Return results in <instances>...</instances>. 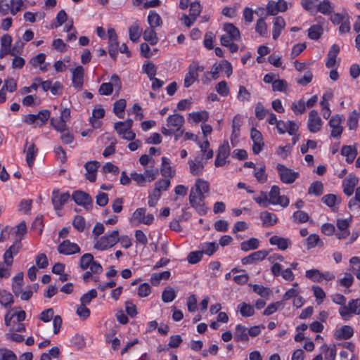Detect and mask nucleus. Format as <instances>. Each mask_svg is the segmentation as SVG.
I'll return each instance as SVG.
<instances>
[{
	"mask_svg": "<svg viewBox=\"0 0 360 360\" xmlns=\"http://www.w3.org/2000/svg\"><path fill=\"white\" fill-rule=\"evenodd\" d=\"M210 185L207 181L202 179H198L195 181L194 186L191 189L189 195V202L199 214H205L207 207L205 203V194L208 193Z\"/></svg>",
	"mask_w": 360,
	"mask_h": 360,
	"instance_id": "obj_1",
	"label": "nucleus"
},
{
	"mask_svg": "<svg viewBox=\"0 0 360 360\" xmlns=\"http://www.w3.org/2000/svg\"><path fill=\"white\" fill-rule=\"evenodd\" d=\"M184 123V117L179 114L169 115L167 119L168 128L162 127V133L165 136H171L175 132H179Z\"/></svg>",
	"mask_w": 360,
	"mask_h": 360,
	"instance_id": "obj_2",
	"label": "nucleus"
},
{
	"mask_svg": "<svg viewBox=\"0 0 360 360\" xmlns=\"http://www.w3.org/2000/svg\"><path fill=\"white\" fill-rule=\"evenodd\" d=\"M118 241L119 232L114 230L110 234L97 239L94 247L98 250H105L113 247Z\"/></svg>",
	"mask_w": 360,
	"mask_h": 360,
	"instance_id": "obj_3",
	"label": "nucleus"
},
{
	"mask_svg": "<svg viewBox=\"0 0 360 360\" xmlns=\"http://www.w3.org/2000/svg\"><path fill=\"white\" fill-rule=\"evenodd\" d=\"M159 174V170L157 168H150L146 169L143 174L134 172L131 174V179L137 183L140 186H144L146 183L154 181Z\"/></svg>",
	"mask_w": 360,
	"mask_h": 360,
	"instance_id": "obj_4",
	"label": "nucleus"
},
{
	"mask_svg": "<svg viewBox=\"0 0 360 360\" xmlns=\"http://www.w3.org/2000/svg\"><path fill=\"white\" fill-rule=\"evenodd\" d=\"M224 30L226 32L221 35L220 42L222 46H227L228 43L238 41L240 39L239 30L232 23H225Z\"/></svg>",
	"mask_w": 360,
	"mask_h": 360,
	"instance_id": "obj_5",
	"label": "nucleus"
},
{
	"mask_svg": "<svg viewBox=\"0 0 360 360\" xmlns=\"http://www.w3.org/2000/svg\"><path fill=\"white\" fill-rule=\"evenodd\" d=\"M339 314L345 321H348L352 314H360V298L351 300L347 305L340 307Z\"/></svg>",
	"mask_w": 360,
	"mask_h": 360,
	"instance_id": "obj_6",
	"label": "nucleus"
},
{
	"mask_svg": "<svg viewBox=\"0 0 360 360\" xmlns=\"http://www.w3.org/2000/svg\"><path fill=\"white\" fill-rule=\"evenodd\" d=\"M276 169L279 174L281 181L285 184H291L299 177V173L285 166L278 164Z\"/></svg>",
	"mask_w": 360,
	"mask_h": 360,
	"instance_id": "obj_7",
	"label": "nucleus"
},
{
	"mask_svg": "<svg viewBox=\"0 0 360 360\" xmlns=\"http://www.w3.org/2000/svg\"><path fill=\"white\" fill-rule=\"evenodd\" d=\"M231 148L227 141H224L218 148L216 160L214 162L215 167H223L229 163L226 159L229 157Z\"/></svg>",
	"mask_w": 360,
	"mask_h": 360,
	"instance_id": "obj_8",
	"label": "nucleus"
},
{
	"mask_svg": "<svg viewBox=\"0 0 360 360\" xmlns=\"http://www.w3.org/2000/svg\"><path fill=\"white\" fill-rule=\"evenodd\" d=\"M269 196V205H280L283 207H286L289 205L290 200L288 198L280 195V188L278 186H273L271 187Z\"/></svg>",
	"mask_w": 360,
	"mask_h": 360,
	"instance_id": "obj_9",
	"label": "nucleus"
},
{
	"mask_svg": "<svg viewBox=\"0 0 360 360\" xmlns=\"http://www.w3.org/2000/svg\"><path fill=\"white\" fill-rule=\"evenodd\" d=\"M70 197V195L68 193H60L58 189H54L53 191L51 201L58 216L61 215L60 211L62 210L63 205L68 201Z\"/></svg>",
	"mask_w": 360,
	"mask_h": 360,
	"instance_id": "obj_10",
	"label": "nucleus"
},
{
	"mask_svg": "<svg viewBox=\"0 0 360 360\" xmlns=\"http://www.w3.org/2000/svg\"><path fill=\"white\" fill-rule=\"evenodd\" d=\"M72 199L79 205L83 206L86 210H91L93 200L91 196L81 191H77L72 194Z\"/></svg>",
	"mask_w": 360,
	"mask_h": 360,
	"instance_id": "obj_11",
	"label": "nucleus"
},
{
	"mask_svg": "<svg viewBox=\"0 0 360 360\" xmlns=\"http://www.w3.org/2000/svg\"><path fill=\"white\" fill-rule=\"evenodd\" d=\"M58 252L65 255H71L80 252V248L77 243H72L70 240H64L58 246Z\"/></svg>",
	"mask_w": 360,
	"mask_h": 360,
	"instance_id": "obj_12",
	"label": "nucleus"
},
{
	"mask_svg": "<svg viewBox=\"0 0 360 360\" xmlns=\"http://www.w3.org/2000/svg\"><path fill=\"white\" fill-rule=\"evenodd\" d=\"M202 70L203 67L199 66L196 63H193L189 66V70L185 76L184 82V86L186 88L191 86L198 77V71Z\"/></svg>",
	"mask_w": 360,
	"mask_h": 360,
	"instance_id": "obj_13",
	"label": "nucleus"
},
{
	"mask_svg": "<svg viewBox=\"0 0 360 360\" xmlns=\"http://www.w3.org/2000/svg\"><path fill=\"white\" fill-rule=\"evenodd\" d=\"M322 127V121L316 110H312L309 113L307 127L312 133L318 132Z\"/></svg>",
	"mask_w": 360,
	"mask_h": 360,
	"instance_id": "obj_14",
	"label": "nucleus"
},
{
	"mask_svg": "<svg viewBox=\"0 0 360 360\" xmlns=\"http://www.w3.org/2000/svg\"><path fill=\"white\" fill-rule=\"evenodd\" d=\"M288 9V4L285 0H278L277 2L270 1L266 5V15H276L279 12H284Z\"/></svg>",
	"mask_w": 360,
	"mask_h": 360,
	"instance_id": "obj_15",
	"label": "nucleus"
},
{
	"mask_svg": "<svg viewBox=\"0 0 360 360\" xmlns=\"http://www.w3.org/2000/svg\"><path fill=\"white\" fill-rule=\"evenodd\" d=\"M344 120V117L340 115H333L330 121L329 126L332 128L330 136L332 137H338L341 135L343 131V127L341 126L342 122Z\"/></svg>",
	"mask_w": 360,
	"mask_h": 360,
	"instance_id": "obj_16",
	"label": "nucleus"
},
{
	"mask_svg": "<svg viewBox=\"0 0 360 360\" xmlns=\"http://www.w3.org/2000/svg\"><path fill=\"white\" fill-rule=\"evenodd\" d=\"M250 136L253 141L252 151L254 154H259L264 146L262 133L255 128H252Z\"/></svg>",
	"mask_w": 360,
	"mask_h": 360,
	"instance_id": "obj_17",
	"label": "nucleus"
},
{
	"mask_svg": "<svg viewBox=\"0 0 360 360\" xmlns=\"http://www.w3.org/2000/svg\"><path fill=\"white\" fill-rule=\"evenodd\" d=\"M271 272L274 276H281L285 281H291L295 278V276L291 271V269H286L282 271V266L279 263H274L271 266Z\"/></svg>",
	"mask_w": 360,
	"mask_h": 360,
	"instance_id": "obj_18",
	"label": "nucleus"
},
{
	"mask_svg": "<svg viewBox=\"0 0 360 360\" xmlns=\"http://www.w3.org/2000/svg\"><path fill=\"white\" fill-rule=\"evenodd\" d=\"M21 248V243L19 241H15L8 250H6L4 255V263L6 266H11L13 264V257L16 255Z\"/></svg>",
	"mask_w": 360,
	"mask_h": 360,
	"instance_id": "obj_19",
	"label": "nucleus"
},
{
	"mask_svg": "<svg viewBox=\"0 0 360 360\" xmlns=\"http://www.w3.org/2000/svg\"><path fill=\"white\" fill-rule=\"evenodd\" d=\"M24 152L26 153V162L29 167H32L36 155L38 153V148L34 143L28 144L27 140L26 141Z\"/></svg>",
	"mask_w": 360,
	"mask_h": 360,
	"instance_id": "obj_20",
	"label": "nucleus"
},
{
	"mask_svg": "<svg viewBox=\"0 0 360 360\" xmlns=\"http://www.w3.org/2000/svg\"><path fill=\"white\" fill-rule=\"evenodd\" d=\"M269 252L266 250H259L252 252L247 257H243L241 259V262L243 265L253 264L255 262L263 260L267 255Z\"/></svg>",
	"mask_w": 360,
	"mask_h": 360,
	"instance_id": "obj_21",
	"label": "nucleus"
},
{
	"mask_svg": "<svg viewBox=\"0 0 360 360\" xmlns=\"http://www.w3.org/2000/svg\"><path fill=\"white\" fill-rule=\"evenodd\" d=\"M189 171L193 176H200L202 174L205 165L202 162V158L195 157L194 160H189L188 162Z\"/></svg>",
	"mask_w": 360,
	"mask_h": 360,
	"instance_id": "obj_22",
	"label": "nucleus"
},
{
	"mask_svg": "<svg viewBox=\"0 0 360 360\" xmlns=\"http://www.w3.org/2000/svg\"><path fill=\"white\" fill-rule=\"evenodd\" d=\"M100 167V163L98 161H89L84 165L86 169L85 176L91 182H94L96 179V172L98 168Z\"/></svg>",
	"mask_w": 360,
	"mask_h": 360,
	"instance_id": "obj_23",
	"label": "nucleus"
},
{
	"mask_svg": "<svg viewBox=\"0 0 360 360\" xmlns=\"http://www.w3.org/2000/svg\"><path fill=\"white\" fill-rule=\"evenodd\" d=\"M358 184V179L355 176L349 175L343 182V191L347 196H350L354 193V187Z\"/></svg>",
	"mask_w": 360,
	"mask_h": 360,
	"instance_id": "obj_24",
	"label": "nucleus"
},
{
	"mask_svg": "<svg viewBox=\"0 0 360 360\" xmlns=\"http://www.w3.org/2000/svg\"><path fill=\"white\" fill-rule=\"evenodd\" d=\"M269 243L272 245H276L281 250H285L292 245V242L289 238L278 236H273L271 237Z\"/></svg>",
	"mask_w": 360,
	"mask_h": 360,
	"instance_id": "obj_25",
	"label": "nucleus"
},
{
	"mask_svg": "<svg viewBox=\"0 0 360 360\" xmlns=\"http://www.w3.org/2000/svg\"><path fill=\"white\" fill-rule=\"evenodd\" d=\"M84 82V68L79 65L72 70V85L75 88L80 89Z\"/></svg>",
	"mask_w": 360,
	"mask_h": 360,
	"instance_id": "obj_26",
	"label": "nucleus"
},
{
	"mask_svg": "<svg viewBox=\"0 0 360 360\" xmlns=\"http://www.w3.org/2000/svg\"><path fill=\"white\" fill-rule=\"evenodd\" d=\"M353 334V328L350 326L345 325L335 331L334 338L338 340H348L352 337Z\"/></svg>",
	"mask_w": 360,
	"mask_h": 360,
	"instance_id": "obj_27",
	"label": "nucleus"
},
{
	"mask_svg": "<svg viewBox=\"0 0 360 360\" xmlns=\"http://www.w3.org/2000/svg\"><path fill=\"white\" fill-rule=\"evenodd\" d=\"M114 129L123 139L132 141L136 137L135 133L131 129H128V128L122 125H118L117 122L114 124Z\"/></svg>",
	"mask_w": 360,
	"mask_h": 360,
	"instance_id": "obj_28",
	"label": "nucleus"
},
{
	"mask_svg": "<svg viewBox=\"0 0 360 360\" xmlns=\"http://www.w3.org/2000/svg\"><path fill=\"white\" fill-rule=\"evenodd\" d=\"M285 21L282 17H276L274 21L272 37L277 39L281 35V31L285 28Z\"/></svg>",
	"mask_w": 360,
	"mask_h": 360,
	"instance_id": "obj_29",
	"label": "nucleus"
},
{
	"mask_svg": "<svg viewBox=\"0 0 360 360\" xmlns=\"http://www.w3.org/2000/svg\"><path fill=\"white\" fill-rule=\"evenodd\" d=\"M242 124L241 117L240 115H236L232 121V133L231 137V143L236 141V139L240 136V128Z\"/></svg>",
	"mask_w": 360,
	"mask_h": 360,
	"instance_id": "obj_30",
	"label": "nucleus"
},
{
	"mask_svg": "<svg viewBox=\"0 0 360 360\" xmlns=\"http://www.w3.org/2000/svg\"><path fill=\"white\" fill-rule=\"evenodd\" d=\"M260 219L265 226H272L278 222V218L276 214L267 211L261 212Z\"/></svg>",
	"mask_w": 360,
	"mask_h": 360,
	"instance_id": "obj_31",
	"label": "nucleus"
},
{
	"mask_svg": "<svg viewBox=\"0 0 360 360\" xmlns=\"http://www.w3.org/2000/svg\"><path fill=\"white\" fill-rule=\"evenodd\" d=\"M234 339L237 342H248V333L247 328L240 324H238L236 326V330L234 333Z\"/></svg>",
	"mask_w": 360,
	"mask_h": 360,
	"instance_id": "obj_32",
	"label": "nucleus"
},
{
	"mask_svg": "<svg viewBox=\"0 0 360 360\" xmlns=\"http://www.w3.org/2000/svg\"><path fill=\"white\" fill-rule=\"evenodd\" d=\"M142 32V28L140 26L139 21H136L129 28V39L133 41L136 42L139 40Z\"/></svg>",
	"mask_w": 360,
	"mask_h": 360,
	"instance_id": "obj_33",
	"label": "nucleus"
},
{
	"mask_svg": "<svg viewBox=\"0 0 360 360\" xmlns=\"http://www.w3.org/2000/svg\"><path fill=\"white\" fill-rule=\"evenodd\" d=\"M219 249V245L215 242L205 243L200 245V252L202 255H207L208 256L212 255Z\"/></svg>",
	"mask_w": 360,
	"mask_h": 360,
	"instance_id": "obj_34",
	"label": "nucleus"
},
{
	"mask_svg": "<svg viewBox=\"0 0 360 360\" xmlns=\"http://www.w3.org/2000/svg\"><path fill=\"white\" fill-rule=\"evenodd\" d=\"M161 174L165 177H173L174 176V171L169 165V160L166 157L162 158V167L160 169Z\"/></svg>",
	"mask_w": 360,
	"mask_h": 360,
	"instance_id": "obj_35",
	"label": "nucleus"
},
{
	"mask_svg": "<svg viewBox=\"0 0 360 360\" xmlns=\"http://www.w3.org/2000/svg\"><path fill=\"white\" fill-rule=\"evenodd\" d=\"M148 22L150 27H158L162 25L160 15L155 11H150L148 15Z\"/></svg>",
	"mask_w": 360,
	"mask_h": 360,
	"instance_id": "obj_36",
	"label": "nucleus"
},
{
	"mask_svg": "<svg viewBox=\"0 0 360 360\" xmlns=\"http://www.w3.org/2000/svg\"><path fill=\"white\" fill-rule=\"evenodd\" d=\"M341 154L346 157V161L348 163H352L357 155V151L351 146H345L341 149Z\"/></svg>",
	"mask_w": 360,
	"mask_h": 360,
	"instance_id": "obj_37",
	"label": "nucleus"
},
{
	"mask_svg": "<svg viewBox=\"0 0 360 360\" xmlns=\"http://www.w3.org/2000/svg\"><path fill=\"white\" fill-rule=\"evenodd\" d=\"M143 39L145 41H148L151 45H155L158 41L157 33L155 31V27H148L143 32Z\"/></svg>",
	"mask_w": 360,
	"mask_h": 360,
	"instance_id": "obj_38",
	"label": "nucleus"
},
{
	"mask_svg": "<svg viewBox=\"0 0 360 360\" xmlns=\"http://www.w3.org/2000/svg\"><path fill=\"white\" fill-rule=\"evenodd\" d=\"M146 210L145 208H138L136 210L131 217L130 218V222L133 223L136 225H139L142 224L144 218V215L146 214Z\"/></svg>",
	"mask_w": 360,
	"mask_h": 360,
	"instance_id": "obj_39",
	"label": "nucleus"
},
{
	"mask_svg": "<svg viewBox=\"0 0 360 360\" xmlns=\"http://www.w3.org/2000/svg\"><path fill=\"white\" fill-rule=\"evenodd\" d=\"M51 125L58 131L63 133L68 131L66 122L60 117H52L50 120Z\"/></svg>",
	"mask_w": 360,
	"mask_h": 360,
	"instance_id": "obj_40",
	"label": "nucleus"
},
{
	"mask_svg": "<svg viewBox=\"0 0 360 360\" xmlns=\"http://www.w3.org/2000/svg\"><path fill=\"white\" fill-rule=\"evenodd\" d=\"M259 241L255 238L243 241L240 244V248L244 252H248L251 250H255L259 247Z\"/></svg>",
	"mask_w": 360,
	"mask_h": 360,
	"instance_id": "obj_41",
	"label": "nucleus"
},
{
	"mask_svg": "<svg viewBox=\"0 0 360 360\" xmlns=\"http://www.w3.org/2000/svg\"><path fill=\"white\" fill-rule=\"evenodd\" d=\"M126 105L125 99L122 98L117 101L114 103L113 112L119 118L124 117Z\"/></svg>",
	"mask_w": 360,
	"mask_h": 360,
	"instance_id": "obj_42",
	"label": "nucleus"
},
{
	"mask_svg": "<svg viewBox=\"0 0 360 360\" xmlns=\"http://www.w3.org/2000/svg\"><path fill=\"white\" fill-rule=\"evenodd\" d=\"M238 309L240 311V314L244 317L252 316L255 314V309L250 304L242 302L238 306Z\"/></svg>",
	"mask_w": 360,
	"mask_h": 360,
	"instance_id": "obj_43",
	"label": "nucleus"
},
{
	"mask_svg": "<svg viewBox=\"0 0 360 360\" xmlns=\"http://www.w3.org/2000/svg\"><path fill=\"white\" fill-rule=\"evenodd\" d=\"M176 297V292L170 287L167 286L163 290L162 294V300L164 302L168 303L172 302Z\"/></svg>",
	"mask_w": 360,
	"mask_h": 360,
	"instance_id": "obj_44",
	"label": "nucleus"
},
{
	"mask_svg": "<svg viewBox=\"0 0 360 360\" xmlns=\"http://www.w3.org/2000/svg\"><path fill=\"white\" fill-rule=\"evenodd\" d=\"M333 8L329 0L319 1L316 11L324 15H328L332 12Z\"/></svg>",
	"mask_w": 360,
	"mask_h": 360,
	"instance_id": "obj_45",
	"label": "nucleus"
},
{
	"mask_svg": "<svg viewBox=\"0 0 360 360\" xmlns=\"http://www.w3.org/2000/svg\"><path fill=\"white\" fill-rule=\"evenodd\" d=\"M170 277V272L169 271H162L160 273H155L151 275L150 281L154 285H158L160 280H167Z\"/></svg>",
	"mask_w": 360,
	"mask_h": 360,
	"instance_id": "obj_46",
	"label": "nucleus"
},
{
	"mask_svg": "<svg viewBox=\"0 0 360 360\" xmlns=\"http://www.w3.org/2000/svg\"><path fill=\"white\" fill-rule=\"evenodd\" d=\"M305 276L313 282L319 283L322 281V272H321L319 269H313L307 270L305 272Z\"/></svg>",
	"mask_w": 360,
	"mask_h": 360,
	"instance_id": "obj_47",
	"label": "nucleus"
},
{
	"mask_svg": "<svg viewBox=\"0 0 360 360\" xmlns=\"http://www.w3.org/2000/svg\"><path fill=\"white\" fill-rule=\"evenodd\" d=\"M323 193V185L321 181L313 182L308 189L309 194L319 196Z\"/></svg>",
	"mask_w": 360,
	"mask_h": 360,
	"instance_id": "obj_48",
	"label": "nucleus"
},
{
	"mask_svg": "<svg viewBox=\"0 0 360 360\" xmlns=\"http://www.w3.org/2000/svg\"><path fill=\"white\" fill-rule=\"evenodd\" d=\"M119 43L117 39H109L108 41V53L110 56L115 60L118 53Z\"/></svg>",
	"mask_w": 360,
	"mask_h": 360,
	"instance_id": "obj_49",
	"label": "nucleus"
},
{
	"mask_svg": "<svg viewBox=\"0 0 360 360\" xmlns=\"http://www.w3.org/2000/svg\"><path fill=\"white\" fill-rule=\"evenodd\" d=\"M13 295L6 291H3L0 296V304L4 307L7 308L11 307L13 304Z\"/></svg>",
	"mask_w": 360,
	"mask_h": 360,
	"instance_id": "obj_50",
	"label": "nucleus"
},
{
	"mask_svg": "<svg viewBox=\"0 0 360 360\" xmlns=\"http://www.w3.org/2000/svg\"><path fill=\"white\" fill-rule=\"evenodd\" d=\"M143 71L148 75L149 79H153L155 77L157 68L154 63L148 62L143 64Z\"/></svg>",
	"mask_w": 360,
	"mask_h": 360,
	"instance_id": "obj_51",
	"label": "nucleus"
},
{
	"mask_svg": "<svg viewBox=\"0 0 360 360\" xmlns=\"http://www.w3.org/2000/svg\"><path fill=\"white\" fill-rule=\"evenodd\" d=\"M94 262V257L91 253H86L80 258L79 266L82 270L88 269Z\"/></svg>",
	"mask_w": 360,
	"mask_h": 360,
	"instance_id": "obj_52",
	"label": "nucleus"
},
{
	"mask_svg": "<svg viewBox=\"0 0 360 360\" xmlns=\"http://www.w3.org/2000/svg\"><path fill=\"white\" fill-rule=\"evenodd\" d=\"M323 33V28L319 25H312L309 29L308 36L311 39L316 40Z\"/></svg>",
	"mask_w": 360,
	"mask_h": 360,
	"instance_id": "obj_53",
	"label": "nucleus"
},
{
	"mask_svg": "<svg viewBox=\"0 0 360 360\" xmlns=\"http://www.w3.org/2000/svg\"><path fill=\"white\" fill-rule=\"evenodd\" d=\"M359 114L356 110H353L347 119V126L349 129H355L358 126Z\"/></svg>",
	"mask_w": 360,
	"mask_h": 360,
	"instance_id": "obj_54",
	"label": "nucleus"
},
{
	"mask_svg": "<svg viewBox=\"0 0 360 360\" xmlns=\"http://www.w3.org/2000/svg\"><path fill=\"white\" fill-rule=\"evenodd\" d=\"M26 0H11L10 1V7H11V13L13 15H16L21 9L25 6H24V2Z\"/></svg>",
	"mask_w": 360,
	"mask_h": 360,
	"instance_id": "obj_55",
	"label": "nucleus"
},
{
	"mask_svg": "<svg viewBox=\"0 0 360 360\" xmlns=\"http://www.w3.org/2000/svg\"><path fill=\"white\" fill-rule=\"evenodd\" d=\"M202 11V7L199 2L194 1L190 4L189 15L193 18V20H197Z\"/></svg>",
	"mask_w": 360,
	"mask_h": 360,
	"instance_id": "obj_56",
	"label": "nucleus"
},
{
	"mask_svg": "<svg viewBox=\"0 0 360 360\" xmlns=\"http://www.w3.org/2000/svg\"><path fill=\"white\" fill-rule=\"evenodd\" d=\"M255 31L258 32L262 37H266L267 35V25L263 18L257 20L255 27Z\"/></svg>",
	"mask_w": 360,
	"mask_h": 360,
	"instance_id": "obj_57",
	"label": "nucleus"
},
{
	"mask_svg": "<svg viewBox=\"0 0 360 360\" xmlns=\"http://www.w3.org/2000/svg\"><path fill=\"white\" fill-rule=\"evenodd\" d=\"M323 243L321 241L319 236L316 234H311L307 238V245L308 249L314 248L317 245L321 246Z\"/></svg>",
	"mask_w": 360,
	"mask_h": 360,
	"instance_id": "obj_58",
	"label": "nucleus"
},
{
	"mask_svg": "<svg viewBox=\"0 0 360 360\" xmlns=\"http://www.w3.org/2000/svg\"><path fill=\"white\" fill-rule=\"evenodd\" d=\"M322 202L325 203L330 207H333L336 203H340V200L338 198L337 195L334 194H327L325 195L322 199Z\"/></svg>",
	"mask_w": 360,
	"mask_h": 360,
	"instance_id": "obj_59",
	"label": "nucleus"
},
{
	"mask_svg": "<svg viewBox=\"0 0 360 360\" xmlns=\"http://www.w3.org/2000/svg\"><path fill=\"white\" fill-rule=\"evenodd\" d=\"M97 297V291L91 289L80 297V303L83 304H89L91 300Z\"/></svg>",
	"mask_w": 360,
	"mask_h": 360,
	"instance_id": "obj_60",
	"label": "nucleus"
},
{
	"mask_svg": "<svg viewBox=\"0 0 360 360\" xmlns=\"http://www.w3.org/2000/svg\"><path fill=\"white\" fill-rule=\"evenodd\" d=\"M216 91L222 96H226L230 92L229 87L226 81L219 82L215 86Z\"/></svg>",
	"mask_w": 360,
	"mask_h": 360,
	"instance_id": "obj_61",
	"label": "nucleus"
},
{
	"mask_svg": "<svg viewBox=\"0 0 360 360\" xmlns=\"http://www.w3.org/2000/svg\"><path fill=\"white\" fill-rule=\"evenodd\" d=\"M251 98L250 92L244 86H240L237 98L241 102L249 101Z\"/></svg>",
	"mask_w": 360,
	"mask_h": 360,
	"instance_id": "obj_62",
	"label": "nucleus"
},
{
	"mask_svg": "<svg viewBox=\"0 0 360 360\" xmlns=\"http://www.w3.org/2000/svg\"><path fill=\"white\" fill-rule=\"evenodd\" d=\"M26 223L25 221H22L16 226L15 230L14 231V233L17 236L15 241H19L20 243L22 236L26 233Z\"/></svg>",
	"mask_w": 360,
	"mask_h": 360,
	"instance_id": "obj_63",
	"label": "nucleus"
},
{
	"mask_svg": "<svg viewBox=\"0 0 360 360\" xmlns=\"http://www.w3.org/2000/svg\"><path fill=\"white\" fill-rule=\"evenodd\" d=\"M288 89V83L285 79H276L273 82L272 89L274 91H285Z\"/></svg>",
	"mask_w": 360,
	"mask_h": 360,
	"instance_id": "obj_64",
	"label": "nucleus"
}]
</instances>
